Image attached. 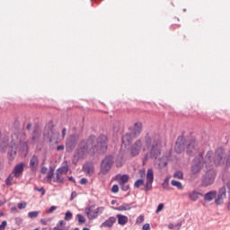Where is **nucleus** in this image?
<instances>
[{"instance_id": "nucleus-1", "label": "nucleus", "mask_w": 230, "mask_h": 230, "mask_svg": "<svg viewBox=\"0 0 230 230\" xmlns=\"http://www.w3.org/2000/svg\"><path fill=\"white\" fill-rule=\"evenodd\" d=\"M107 136L100 135L96 137L91 135L87 139H83L74 153L72 163L78 164L80 159H85L87 155H96V154H105L107 152Z\"/></svg>"}, {"instance_id": "nucleus-2", "label": "nucleus", "mask_w": 230, "mask_h": 230, "mask_svg": "<svg viewBox=\"0 0 230 230\" xmlns=\"http://www.w3.org/2000/svg\"><path fill=\"white\" fill-rule=\"evenodd\" d=\"M226 163V151L224 148L219 147L217 149L216 153L214 154L213 151H208L205 156L202 153H200L198 156L193 159L190 172L192 175H197V173L200 172L204 164L206 166H220V164H224Z\"/></svg>"}, {"instance_id": "nucleus-3", "label": "nucleus", "mask_w": 230, "mask_h": 230, "mask_svg": "<svg viewBox=\"0 0 230 230\" xmlns=\"http://www.w3.org/2000/svg\"><path fill=\"white\" fill-rule=\"evenodd\" d=\"M10 145L6 146L7 155L12 161L17 155V146L20 148L22 155H28V143H26V133L20 131L12 135Z\"/></svg>"}, {"instance_id": "nucleus-4", "label": "nucleus", "mask_w": 230, "mask_h": 230, "mask_svg": "<svg viewBox=\"0 0 230 230\" xmlns=\"http://www.w3.org/2000/svg\"><path fill=\"white\" fill-rule=\"evenodd\" d=\"M144 143L146 148H150L149 155L151 159H158L163 148V140L161 135L155 132H148L144 137Z\"/></svg>"}, {"instance_id": "nucleus-5", "label": "nucleus", "mask_w": 230, "mask_h": 230, "mask_svg": "<svg viewBox=\"0 0 230 230\" xmlns=\"http://www.w3.org/2000/svg\"><path fill=\"white\" fill-rule=\"evenodd\" d=\"M94 205H88L84 208V213L88 218V220H96L100 215H103V211H105V207H98L94 208Z\"/></svg>"}, {"instance_id": "nucleus-6", "label": "nucleus", "mask_w": 230, "mask_h": 230, "mask_svg": "<svg viewBox=\"0 0 230 230\" xmlns=\"http://www.w3.org/2000/svg\"><path fill=\"white\" fill-rule=\"evenodd\" d=\"M114 164V156L108 155L101 162V173L107 175Z\"/></svg>"}, {"instance_id": "nucleus-7", "label": "nucleus", "mask_w": 230, "mask_h": 230, "mask_svg": "<svg viewBox=\"0 0 230 230\" xmlns=\"http://www.w3.org/2000/svg\"><path fill=\"white\" fill-rule=\"evenodd\" d=\"M217 178V172L215 169H209L201 178V186L205 188L208 186H211L213 182H215V179Z\"/></svg>"}, {"instance_id": "nucleus-8", "label": "nucleus", "mask_w": 230, "mask_h": 230, "mask_svg": "<svg viewBox=\"0 0 230 230\" xmlns=\"http://www.w3.org/2000/svg\"><path fill=\"white\" fill-rule=\"evenodd\" d=\"M199 148L200 146H199V141H197L195 138H191L187 144V155L190 157H193V155L199 153Z\"/></svg>"}, {"instance_id": "nucleus-9", "label": "nucleus", "mask_w": 230, "mask_h": 230, "mask_svg": "<svg viewBox=\"0 0 230 230\" xmlns=\"http://www.w3.org/2000/svg\"><path fill=\"white\" fill-rule=\"evenodd\" d=\"M186 146V138L184 136H181L177 138L174 150L176 154H182L184 152V148Z\"/></svg>"}, {"instance_id": "nucleus-10", "label": "nucleus", "mask_w": 230, "mask_h": 230, "mask_svg": "<svg viewBox=\"0 0 230 230\" xmlns=\"http://www.w3.org/2000/svg\"><path fill=\"white\" fill-rule=\"evenodd\" d=\"M116 222H118L116 217H110L100 225V229H111Z\"/></svg>"}, {"instance_id": "nucleus-11", "label": "nucleus", "mask_w": 230, "mask_h": 230, "mask_svg": "<svg viewBox=\"0 0 230 230\" xmlns=\"http://www.w3.org/2000/svg\"><path fill=\"white\" fill-rule=\"evenodd\" d=\"M76 143H77L76 137H75V135L70 136L66 139V152H73V150H75L76 146Z\"/></svg>"}, {"instance_id": "nucleus-12", "label": "nucleus", "mask_w": 230, "mask_h": 230, "mask_svg": "<svg viewBox=\"0 0 230 230\" xmlns=\"http://www.w3.org/2000/svg\"><path fill=\"white\" fill-rule=\"evenodd\" d=\"M141 132H143V123H135L130 131L133 137H139V136H141Z\"/></svg>"}, {"instance_id": "nucleus-13", "label": "nucleus", "mask_w": 230, "mask_h": 230, "mask_svg": "<svg viewBox=\"0 0 230 230\" xmlns=\"http://www.w3.org/2000/svg\"><path fill=\"white\" fill-rule=\"evenodd\" d=\"M135 208H137V205H136V202H131L124 203L119 207L113 208V209H115V211H130V209H134Z\"/></svg>"}, {"instance_id": "nucleus-14", "label": "nucleus", "mask_w": 230, "mask_h": 230, "mask_svg": "<svg viewBox=\"0 0 230 230\" xmlns=\"http://www.w3.org/2000/svg\"><path fill=\"white\" fill-rule=\"evenodd\" d=\"M23 172H24V164L20 163L14 166L13 173L16 179H19V177L22 175Z\"/></svg>"}, {"instance_id": "nucleus-15", "label": "nucleus", "mask_w": 230, "mask_h": 230, "mask_svg": "<svg viewBox=\"0 0 230 230\" xmlns=\"http://www.w3.org/2000/svg\"><path fill=\"white\" fill-rule=\"evenodd\" d=\"M30 168L32 172L39 168V156L36 155H33L30 159Z\"/></svg>"}, {"instance_id": "nucleus-16", "label": "nucleus", "mask_w": 230, "mask_h": 230, "mask_svg": "<svg viewBox=\"0 0 230 230\" xmlns=\"http://www.w3.org/2000/svg\"><path fill=\"white\" fill-rule=\"evenodd\" d=\"M114 163L117 168H123V164H125V158L123 157V154L119 153L117 155Z\"/></svg>"}, {"instance_id": "nucleus-17", "label": "nucleus", "mask_w": 230, "mask_h": 230, "mask_svg": "<svg viewBox=\"0 0 230 230\" xmlns=\"http://www.w3.org/2000/svg\"><path fill=\"white\" fill-rule=\"evenodd\" d=\"M116 218L118 220L119 226H127V224H128V217L123 214H117Z\"/></svg>"}, {"instance_id": "nucleus-18", "label": "nucleus", "mask_w": 230, "mask_h": 230, "mask_svg": "<svg viewBox=\"0 0 230 230\" xmlns=\"http://www.w3.org/2000/svg\"><path fill=\"white\" fill-rule=\"evenodd\" d=\"M83 172L84 173H87L88 175H91V173H94V165L91 163H85L83 165Z\"/></svg>"}, {"instance_id": "nucleus-19", "label": "nucleus", "mask_w": 230, "mask_h": 230, "mask_svg": "<svg viewBox=\"0 0 230 230\" xmlns=\"http://www.w3.org/2000/svg\"><path fill=\"white\" fill-rule=\"evenodd\" d=\"M132 139H136L132 133H127L122 137V143L127 146L132 143Z\"/></svg>"}, {"instance_id": "nucleus-20", "label": "nucleus", "mask_w": 230, "mask_h": 230, "mask_svg": "<svg viewBox=\"0 0 230 230\" xmlns=\"http://www.w3.org/2000/svg\"><path fill=\"white\" fill-rule=\"evenodd\" d=\"M39 139H40V133L39 129H34L31 137L30 138V143L31 145H35V143H39Z\"/></svg>"}, {"instance_id": "nucleus-21", "label": "nucleus", "mask_w": 230, "mask_h": 230, "mask_svg": "<svg viewBox=\"0 0 230 230\" xmlns=\"http://www.w3.org/2000/svg\"><path fill=\"white\" fill-rule=\"evenodd\" d=\"M217 197V190H211L204 195L205 202H211Z\"/></svg>"}, {"instance_id": "nucleus-22", "label": "nucleus", "mask_w": 230, "mask_h": 230, "mask_svg": "<svg viewBox=\"0 0 230 230\" xmlns=\"http://www.w3.org/2000/svg\"><path fill=\"white\" fill-rule=\"evenodd\" d=\"M200 196H202L200 192L193 190L189 194V199L192 200V202H197V200L200 199Z\"/></svg>"}, {"instance_id": "nucleus-23", "label": "nucleus", "mask_w": 230, "mask_h": 230, "mask_svg": "<svg viewBox=\"0 0 230 230\" xmlns=\"http://www.w3.org/2000/svg\"><path fill=\"white\" fill-rule=\"evenodd\" d=\"M57 172L60 175H67V172H69V166L68 165H64L62 167L58 168Z\"/></svg>"}, {"instance_id": "nucleus-24", "label": "nucleus", "mask_w": 230, "mask_h": 230, "mask_svg": "<svg viewBox=\"0 0 230 230\" xmlns=\"http://www.w3.org/2000/svg\"><path fill=\"white\" fill-rule=\"evenodd\" d=\"M146 181L154 182V169L149 168L146 172Z\"/></svg>"}, {"instance_id": "nucleus-25", "label": "nucleus", "mask_w": 230, "mask_h": 230, "mask_svg": "<svg viewBox=\"0 0 230 230\" xmlns=\"http://www.w3.org/2000/svg\"><path fill=\"white\" fill-rule=\"evenodd\" d=\"M226 193H227V191L226 190V187H222L218 190L217 197L224 199L226 198Z\"/></svg>"}, {"instance_id": "nucleus-26", "label": "nucleus", "mask_w": 230, "mask_h": 230, "mask_svg": "<svg viewBox=\"0 0 230 230\" xmlns=\"http://www.w3.org/2000/svg\"><path fill=\"white\" fill-rule=\"evenodd\" d=\"M171 184L172 186H175L176 188H178V190H182V183L181 181L172 180Z\"/></svg>"}, {"instance_id": "nucleus-27", "label": "nucleus", "mask_w": 230, "mask_h": 230, "mask_svg": "<svg viewBox=\"0 0 230 230\" xmlns=\"http://www.w3.org/2000/svg\"><path fill=\"white\" fill-rule=\"evenodd\" d=\"M174 179H180L182 180L184 179V173H182L181 171H176L173 174Z\"/></svg>"}, {"instance_id": "nucleus-28", "label": "nucleus", "mask_w": 230, "mask_h": 230, "mask_svg": "<svg viewBox=\"0 0 230 230\" xmlns=\"http://www.w3.org/2000/svg\"><path fill=\"white\" fill-rule=\"evenodd\" d=\"M128 182V174H123L120 177L119 184H127Z\"/></svg>"}, {"instance_id": "nucleus-29", "label": "nucleus", "mask_w": 230, "mask_h": 230, "mask_svg": "<svg viewBox=\"0 0 230 230\" xmlns=\"http://www.w3.org/2000/svg\"><path fill=\"white\" fill-rule=\"evenodd\" d=\"M139 152H141L140 149H137V147H133L131 148L130 154L133 157H136V155H139Z\"/></svg>"}, {"instance_id": "nucleus-30", "label": "nucleus", "mask_w": 230, "mask_h": 230, "mask_svg": "<svg viewBox=\"0 0 230 230\" xmlns=\"http://www.w3.org/2000/svg\"><path fill=\"white\" fill-rule=\"evenodd\" d=\"M60 175H62V174H60V173H58V172H57V173H56V179H55V182H59V183H61V184H63V182H64V177H61Z\"/></svg>"}, {"instance_id": "nucleus-31", "label": "nucleus", "mask_w": 230, "mask_h": 230, "mask_svg": "<svg viewBox=\"0 0 230 230\" xmlns=\"http://www.w3.org/2000/svg\"><path fill=\"white\" fill-rule=\"evenodd\" d=\"M76 218L78 220V224H85V217L82 214H77Z\"/></svg>"}, {"instance_id": "nucleus-32", "label": "nucleus", "mask_w": 230, "mask_h": 230, "mask_svg": "<svg viewBox=\"0 0 230 230\" xmlns=\"http://www.w3.org/2000/svg\"><path fill=\"white\" fill-rule=\"evenodd\" d=\"M133 146L135 148H137L138 150H141V148L143 147V143L141 142V139L137 140Z\"/></svg>"}, {"instance_id": "nucleus-33", "label": "nucleus", "mask_w": 230, "mask_h": 230, "mask_svg": "<svg viewBox=\"0 0 230 230\" xmlns=\"http://www.w3.org/2000/svg\"><path fill=\"white\" fill-rule=\"evenodd\" d=\"M13 181V176L10 174L6 179H5V184L6 186H12V182Z\"/></svg>"}, {"instance_id": "nucleus-34", "label": "nucleus", "mask_w": 230, "mask_h": 230, "mask_svg": "<svg viewBox=\"0 0 230 230\" xmlns=\"http://www.w3.org/2000/svg\"><path fill=\"white\" fill-rule=\"evenodd\" d=\"M215 204H217V206H222V204H224V198L217 196L215 199Z\"/></svg>"}, {"instance_id": "nucleus-35", "label": "nucleus", "mask_w": 230, "mask_h": 230, "mask_svg": "<svg viewBox=\"0 0 230 230\" xmlns=\"http://www.w3.org/2000/svg\"><path fill=\"white\" fill-rule=\"evenodd\" d=\"M153 182L154 181H146V185H145V191H150V190H152Z\"/></svg>"}, {"instance_id": "nucleus-36", "label": "nucleus", "mask_w": 230, "mask_h": 230, "mask_svg": "<svg viewBox=\"0 0 230 230\" xmlns=\"http://www.w3.org/2000/svg\"><path fill=\"white\" fill-rule=\"evenodd\" d=\"M145 184V180L139 179L137 181H135L134 186L135 188H139L140 186H143Z\"/></svg>"}, {"instance_id": "nucleus-37", "label": "nucleus", "mask_w": 230, "mask_h": 230, "mask_svg": "<svg viewBox=\"0 0 230 230\" xmlns=\"http://www.w3.org/2000/svg\"><path fill=\"white\" fill-rule=\"evenodd\" d=\"M71 218H73V213L68 210V211L66 212L65 220L66 222H69V220H71Z\"/></svg>"}, {"instance_id": "nucleus-38", "label": "nucleus", "mask_w": 230, "mask_h": 230, "mask_svg": "<svg viewBox=\"0 0 230 230\" xmlns=\"http://www.w3.org/2000/svg\"><path fill=\"white\" fill-rule=\"evenodd\" d=\"M29 218H37L39 217V211H31L28 213Z\"/></svg>"}, {"instance_id": "nucleus-39", "label": "nucleus", "mask_w": 230, "mask_h": 230, "mask_svg": "<svg viewBox=\"0 0 230 230\" xmlns=\"http://www.w3.org/2000/svg\"><path fill=\"white\" fill-rule=\"evenodd\" d=\"M53 170L49 171L46 179L48 180V182H51V179H53Z\"/></svg>"}, {"instance_id": "nucleus-40", "label": "nucleus", "mask_w": 230, "mask_h": 230, "mask_svg": "<svg viewBox=\"0 0 230 230\" xmlns=\"http://www.w3.org/2000/svg\"><path fill=\"white\" fill-rule=\"evenodd\" d=\"M34 190L35 191H39L40 193H41V195H46V190L44 189V187L39 188V187H34Z\"/></svg>"}, {"instance_id": "nucleus-41", "label": "nucleus", "mask_w": 230, "mask_h": 230, "mask_svg": "<svg viewBox=\"0 0 230 230\" xmlns=\"http://www.w3.org/2000/svg\"><path fill=\"white\" fill-rule=\"evenodd\" d=\"M122 191H128L130 190V185L127 183L120 184Z\"/></svg>"}, {"instance_id": "nucleus-42", "label": "nucleus", "mask_w": 230, "mask_h": 230, "mask_svg": "<svg viewBox=\"0 0 230 230\" xmlns=\"http://www.w3.org/2000/svg\"><path fill=\"white\" fill-rule=\"evenodd\" d=\"M57 206H51L48 210H46L47 215H51L53 211H56Z\"/></svg>"}, {"instance_id": "nucleus-43", "label": "nucleus", "mask_w": 230, "mask_h": 230, "mask_svg": "<svg viewBox=\"0 0 230 230\" xmlns=\"http://www.w3.org/2000/svg\"><path fill=\"white\" fill-rule=\"evenodd\" d=\"M26 206H27L26 202H21L17 204V207L19 209H26Z\"/></svg>"}, {"instance_id": "nucleus-44", "label": "nucleus", "mask_w": 230, "mask_h": 230, "mask_svg": "<svg viewBox=\"0 0 230 230\" xmlns=\"http://www.w3.org/2000/svg\"><path fill=\"white\" fill-rule=\"evenodd\" d=\"M143 222H145V216H139V217L137 218L136 223H137V224H143Z\"/></svg>"}, {"instance_id": "nucleus-45", "label": "nucleus", "mask_w": 230, "mask_h": 230, "mask_svg": "<svg viewBox=\"0 0 230 230\" xmlns=\"http://www.w3.org/2000/svg\"><path fill=\"white\" fill-rule=\"evenodd\" d=\"M162 209H164V204L160 203V204L158 205L156 210H155V213H156V214H157V213H161V210H162Z\"/></svg>"}, {"instance_id": "nucleus-46", "label": "nucleus", "mask_w": 230, "mask_h": 230, "mask_svg": "<svg viewBox=\"0 0 230 230\" xmlns=\"http://www.w3.org/2000/svg\"><path fill=\"white\" fill-rule=\"evenodd\" d=\"M118 191H119V186H118V185H113L112 187H111V192L112 193H118Z\"/></svg>"}, {"instance_id": "nucleus-47", "label": "nucleus", "mask_w": 230, "mask_h": 230, "mask_svg": "<svg viewBox=\"0 0 230 230\" xmlns=\"http://www.w3.org/2000/svg\"><path fill=\"white\" fill-rule=\"evenodd\" d=\"M6 226H8V222L3 221L2 224L0 225V230L6 229Z\"/></svg>"}, {"instance_id": "nucleus-48", "label": "nucleus", "mask_w": 230, "mask_h": 230, "mask_svg": "<svg viewBox=\"0 0 230 230\" xmlns=\"http://www.w3.org/2000/svg\"><path fill=\"white\" fill-rule=\"evenodd\" d=\"M162 188H163L164 190H170V183H164V182H163Z\"/></svg>"}, {"instance_id": "nucleus-49", "label": "nucleus", "mask_w": 230, "mask_h": 230, "mask_svg": "<svg viewBox=\"0 0 230 230\" xmlns=\"http://www.w3.org/2000/svg\"><path fill=\"white\" fill-rule=\"evenodd\" d=\"M181 227H182V223H177L174 225V230H179Z\"/></svg>"}, {"instance_id": "nucleus-50", "label": "nucleus", "mask_w": 230, "mask_h": 230, "mask_svg": "<svg viewBox=\"0 0 230 230\" xmlns=\"http://www.w3.org/2000/svg\"><path fill=\"white\" fill-rule=\"evenodd\" d=\"M143 230H150V224L146 223L142 226Z\"/></svg>"}, {"instance_id": "nucleus-51", "label": "nucleus", "mask_w": 230, "mask_h": 230, "mask_svg": "<svg viewBox=\"0 0 230 230\" xmlns=\"http://www.w3.org/2000/svg\"><path fill=\"white\" fill-rule=\"evenodd\" d=\"M87 182H88L87 178H82V179L80 180V184L84 185V184H87Z\"/></svg>"}, {"instance_id": "nucleus-52", "label": "nucleus", "mask_w": 230, "mask_h": 230, "mask_svg": "<svg viewBox=\"0 0 230 230\" xmlns=\"http://www.w3.org/2000/svg\"><path fill=\"white\" fill-rule=\"evenodd\" d=\"M65 148H66V146L64 145H60V146H57L58 152H60V151L64 150Z\"/></svg>"}, {"instance_id": "nucleus-53", "label": "nucleus", "mask_w": 230, "mask_h": 230, "mask_svg": "<svg viewBox=\"0 0 230 230\" xmlns=\"http://www.w3.org/2000/svg\"><path fill=\"white\" fill-rule=\"evenodd\" d=\"M62 226H66V222H64V220H60V221L57 224V226H58V227H62Z\"/></svg>"}, {"instance_id": "nucleus-54", "label": "nucleus", "mask_w": 230, "mask_h": 230, "mask_svg": "<svg viewBox=\"0 0 230 230\" xmlns=\"http://www.w3.org/2000/svg\"><path fill=\"white\" fill-rule=\"evenodd\" d=\"M226 188L228 190V198L230 199V180L226 182Z\"/></svg>"}, {"instance_id": "nucleus-55", "label": "nucleus", "mask_w": 230, "mask_h": 230, "mask_svg": "<svg viewBox=\"0 0 230 230\" xmlns=\"http://www.w3.org/2000/svg\"><path fill=\"white\" fill-rule=\"evenodd\" d=\"M76 191H73L72 193H71V198H70V200H73L74 199H76Z\"/></svg>"}, {"instance_id": "nucleus-56", "label": "nucleus", "mask_w": 230, "mask_h": 230, "mask_svg": "<svg viewBox=\"0 0 230 230\" xmlns=\"http://www.w3.org/2000/svg\"><path fill=\"white\" fill-rule=\"evenodd\" d=\"M226 165L230 166V155L227 156V158L226 160Z\"/></svg>"}, {"instance_id": "nucleus-57", "label": "nucleus", "mask_w": 230, "mask_h": 230, "mask_svg": "<svg viewBox=\"0 0 230 230\" xmlns=\"http://www.w3.org/2000/svg\"><path fill=\"white\" fill-rule=\"evenodd\" d=\"M68 181H70V182H74V184L76 182V180H75L73 176H69Z\"/></svg>"}, {"instance_id": "nucleus-58", "label": "nucleus", "mask_w": 230, "mask_h": 230, "mask_svg": "<svg viewBox=\"0 0 230 230\" xmlns=\"http://www.w3.org/2000/svg\"><path fill=\"white\" fill-rule=\"evenodd\" d=\"M40 224H42L43 226H48V221L46 219H40Z\"/></svg>"}, {"instance_id": "nucleus-59", "label": "nucleus", "mask_w": 230, "mask_h": 230, "mask_svg": "<svg viewBox=\"0 0 230 230\" xmlns=\"http://www.w3.org/2000/svg\"><path fill=\"white\" fill-rule=\"evenodd\" d=\"M66 132H67V129H66V128H64L62 129V137H66Z\"/></svg>"}, {"instance_id": "nucleus-60", "label": "nucleus", "mask_w": 230, "mask_h": 230, "mask_svg": "<svg viewBox=\"0 0 230 230\" xmlns=\"http://www.w3.org/2000/svg\"><path fill=\"white\" fill-rule=\"evenodd\" d=\"M168 227H169V229L175 230V225H173V224H170Z\"/></svg>"}, {"instance_id": "nucleus-61", "label": "nucleus", "mask_w": 230, "mask_h": 230, "mask_svg": "<svg viewBox=\"0 0 230 230\" xmlns=\"http://www.w3.org/2000/svg\"><path fill=\"white\" fill-rule=\"evenodd\" d=\"M26 128L27 130H30L31 128V123H28Z\"/></svg>"}, {"instance_id": "nucleus-62", "label": "nucleus", "mask_w": 230, "mask_h": 230, "mask_svg": "<svg viewBox=\"0 0 230 230\" xmlns=\"http://www.w3.org/2000/svg\"><path fill=\"white\" fill-rule=\"evenodd\" d=\"M160 164H162V166H166V164H168V163H167V162H163V161H161V162H160Z\"/></svg>"}, {"instance_id": "nucleus-63", "label": "nucleus", "mask_w": 230, "mask_h": 230, "mask_svg": "<svg viewBox=\"0 0 230 230\" xmlns=\"http://www.w3.org/2000/svg\"><path fill=\"white\" fill-rule=\"evenodd\" d=\"M164 183H170V179L169 178H165L164 181Z\"/></svg>"}, {"instance_id": "nucleus-64", "label": "nucleus", "mask_w": 230, "mask_h": 230, "mask_svg": "<svg viewBox=\"0 0 230 230\" xmlns=\"http://www.w3.org/2000/svg\"><path fill=\"white\" fill-rule=\"evenodd\" d=\"M60 226H58V225L53 228V230H60Z\"/></svg>"}]
</instances>
